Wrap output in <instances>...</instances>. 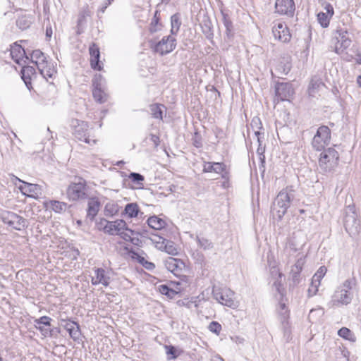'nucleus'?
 <instances>
[{"label":"nucleus","mask_w":361,"mask_h":361,"mask_svg":"<svg viewBox=\"0 0 361 361\" xmlns=\"http://www.w3.org/2000/svg\"><path fill=\"white\" fill-rule=\"evenodd\" d=\"M164 264L166 268L176 276L179 274L183 265V262L180 259L171 257L165 260Z\"/></svg>","instance_id":"nucleus-17"},{"label":"nucleus","mask_w":361,"mask_h":361,"mask_svg":"<svg viewBox=\"0 0 361 361\" xmlns=\"http://www.w3.org/2000/svg\"><path fill=\"white\" fill-rule=\"evenodd\" d=\"M338 334L339 336H341L345 339H347L349 341L353 340V334L351 332V331L349 329H348L346 327L341 328L338 331Z\"/></svg>","instance_id":"nucleus-46"},{"label":"nucleus","mask_w":361,"mask_h":361,"mask_svg":"<svg viewBox=\"0 0 361 361\" xmlns=\"http://www.w3.org/2000/svg\"><path fill=\"white\" fill-rule=\"evenodd\" d=\"M89 52L91 68L96 71H101L102 67L99 61L100 51L99 47L95 43H92L89 47Z\"/></svg>","instance_id":"nucleus-15"},{"label":"nucleus","mask_w":361,"mask_h":361,"mask_svg":"<svg viewBox=\"0 0 361 361\" xmlns=\"http://www.w3.org/2000/svg\"><path fill=\"white\" fill-rule=\"evenodd\" d=\"M276 13L280 15H286L288 17H293L295 6L293 0H276Z\"/></svg>","instance_id":"nucleus-12"},{"label":"nucleus","mask_w":361,"mask_h":361,"mask_svg":"<svg viewBox=\"0 0 361 361\" xmlns=\"http://www.w3.org/2000/svg\"><path fill=\"white\" fill-rule=\"evenodd\" d=\"M93 86L92 94L94 99L100 104L104 103L107 99V95L102 90L100 84L97 82V78L93 80Z\"/></svg>","instance_id":"nucleus-22"},{"label":"nucleus","mask_w":361,"mask_h":361,"mask_svg":"<svg viewBox=\"0 0 361 361\" xmlns=\"http://www.w3.org/2000/svg\"><path fill=\"white\" fill-rule=\"evenodd\" d=\"M338 152L332 147H329L321 153L319 164L324 172H331L338 166Z\"/></svg>","instance_id":"nucleus-3"},{"label":"nucleus","mask_w":361,"mask_h":361,"mask_svg":"<svg viewBox=\"0 0 361 361\" xmlns=\"http://www.w3.org/2000/svg\"><path fill=\"white\" fill-rule=\"evenodd\" d=\"M282 329L283 331V337L286 342L289 341L290 339V334L291 331L290 329L289 323L288 322V312L287 311L285 312L284 316H283V320H282Z\"/></svg>","instance_id":"nucleus-37"},{"label":"nucleus","mask_w":361,"mask_h":361,"mask_svg":"<svg viewBox=\"0 0 361 361\" xmlns=\"http://www.w3.org/2000/svg\"><path fill=\"white\" fill-rule=\"evenodd\" d=\"M294 94V89L289 82H277L275 85V99L279 101H290Z\"/></svg>","instance_id":"nucleus-9"},{"label":"nucleus","mask_w":361,"mask_h":361,"mask_svg":"<svg viewBox=\"0 0 361 361\" xmlns=\"http://www.w3.org/2000/svg\"><path fill=\"white\" fill-rule=\"evenodd\" d=\"M150 140L154 143L155 147L159 145V137L153 134L150 135Z\"/></svg>","instance_id":"nucleus-63"},{"label":"nucleus","mask_w":361,"mask_h":361,"mask_svg":"<svg viewBox=\"0 0 361 361\" xmlns=\"http://www.w3.org/2000/svg\"><path fill=\"white\" fill-rule=\"evenodd\" d=\"M357 283L356 279L355 277H352L346 279L340 286L341 289L348 290L350 291L352 288L355 286Z\"/></svg>","instance_id":"nucleus-44"},{"label":"nucleus","mask_w":361,"mask_h":361,"mask_svg":"<svg viewBox=\"0 0 361 361\" xmlns=\"http://www.w3.org/2000/svg\"><path fill=\"white\" fill-rule=\"evenodd\" d=\"M128 178L131 180L132 182L138 185H142V182L145 180V178L142 175L135 172H131L128 175Z\"/></svg>","instance_id":"nucleus-47"},{"label":"nucleus","mask_w":361,"mask_h":361,"mask_svg":"<svg viewBox=\"0 0 361 361\" xmlns=\"http://www.w3.org/2000/svg\"><path fill=\"white\" fill-rule=\"evenodd\" d=\"M133 257L134 259H136L137 261L142 266L145 264V262L147 261L144 257L140 255L138 253L136 252H133Z\"/></svg>","instance_id":"nucleus-61"},{"label":"nucleus","mask_w":361,"mask_h":361,"mask_svg":"<svg viewBox=\"0 0 361 361\" xmlns=\"http://www.w3.org/2000/svg\"><path fill=\"white\" fill-rule=\"evenodd\" d=\"M165 106L160 104H152L149 106L151 115L153 118L162 120L163 119V109Z\"/></svg>","instance_id":"nucleus-29"},{"label":"nucleus","mask_w":361,"mask_h":361,"mask_svg":"<svg viewBox=\"0 0 361 361\" xmlns=\"http://www.w3.org/2000/svg\"><path fill=\"white\" fill-rule=\"evenodd\" d=\"M165 250L166 252L171 255H176L178 253L177 249L173 245L172 243L167 242Z\"/></svg>","instance_id":"nucleus-55"},{"label":"nucleus","mask_w":361,"mask_h":361,"mask_svg":"<svg viewBox=\"0 0 361 361\" xmlns=\"http://www.w3.org/2000/svg\"><path fill=\"white\" fill-rule=\"evenodd\" d=\"M147 222L148 226L154 230H160L166 226L165 221L157 216H150Z\"/></svg>","instance_id":"nucleus-27"},{"label":"nucleus","mask_w":361,"mask_h":361,"mask_svg":"<svg viewBox=\"0 0 361 361\" xmlns=\"http://www.w3.org/2000/svg\"><path fill=\"white\" fill-rule=\"evenodd\" d=\"M30 57L32 63H35L37 68L39 66H46L48 62L44 54L39 49L32 51Z\"/></svg>","instance_id":"nucleus-23"},{"label":"nucleus","mask_w":361,"mask_h":361,"mask_svg":"<svg viewBox=\"0 0 361 361\" xmlns=\"http://www.w3.org/2000/svg\"><path fill=\"white\" fill-rule=\"evenodd\" d=\"M291 65L290 61L287 59L285 62H281L277 66V70L279 71L281 73L287 75L290 71Z\"/></svg>","instance_id":"nucleus-45"},{"label":"nucleus","mask_w":361,"mask_h":361,"mask_svg":"<svg viewBox=\"0 0 361 361\" xmlns=\"http://www.w3.org/2000/svg\"><path fill=\"white\" fill-rule=\"evenodd\" d=\"M50 206L51 208L55 212H61L62 211L66 210L67 204L63 202H59L57 200H51L50 202Z\"/></svg>","instance_id":"nucleus-42"},{"label":"nucleus","mask_w":361,"mask_h":361,"mask_svg":"<svg viewBox=\"0 0 361 361\" xmlns=\"http://www.w3.org/2000/svg\"><path fill=\"white\" fill-rule=\"evenodd\" d=\"M160 20V13L159 11H156L154 15L153 18L152 19L150 25H149V32L151 33L157 32V31L161 30V24L159 23Z\"/></svg>","instance_id":"nucleus-32"},{"label":"nucleus","mask_w":361,"mask_h":361,"mask_svg":"<svg viewBox=\"0 0 361 361\" xmlns=\"http://www.w3.org/2000/svg\"><path fill=\"white\" fill-rule=\"evenodd\" d=\"M90 16L91 12L88 8H84L80 12L77 23L78 34H80L83 32L84 27L87 23V18Z\"/></svg>","instance_id":"nucleus-24"},{"label":"nucleus","mask_w":361,"mask_h":361,"mask_svg":"<svg viewBox=\"0 0 361 361\" xmlns=\"http://www.w3.org/2000/svg\"><path fill=\"white\" fill-rule=\"evenodd\" d=\"M353 296L348 290L338 287L332 296V302L335 305H347L351 302Z\"/></svg>","instance_id":"nucleus-13"},{"label":"nucleus","mask_w":361,"mask_h":361,"mask_svg":"<svg viewBox=\"0 0 361 361\" xmlns=\"http://www.w3.org/2000/svg\"><path fill=\"white\" fill-rule=\"evenodd\" d=\"M100 205L101 204L98 199L91 198L87 204V218L90 221H93L99 210Z\"/></svg>","instance_id":"nucleus-21"},{"label":"nucleus","mask_w":361,"mask_h":361,"mask_svg":"<svg viewBox=\"0 0 361 361\" xmlns=\"http://www.w3.org/2000/svg\"><path fill=\"white\" fill-rule=\"evenodd\" d=\"M20 73L26 87L30 90L32 88L31 80L32 77H35L36 75L35 68L32 66H25L22 68Z\"/></svg>","instance_id":"nucleus-18"},{"label":"nucleus","mask_w":361,"mask_h":361,"mask_svg":"<svg viewBox=\"0 0 361 361\" xmlns=\"http://www.w3.org/2000/svg\"><path fill=\"white\" fill-rule=\"evenodd\" d=\"M67 195L73 201L86 198L87 196L86 180L80 177L75 178V181L72 182L67 189Z\"/></svg>","instance_id":"nucleus-4"},{"label":"nucleus","mask_w":361,"mask_h":361,"mask_svg":"<svg viewBox=\"0 0 361 361\" xmlns=\"http://www.w3.org/2000/svg\"><path fill=\"white\" fill-rule=\"evenodd\" d=\"M251 126L255 128H257V129H261L262 128V123H261V121L259 120V118H254L252 120V122H251Z\"/></svg>","instance_id":"nucleus-59"},{"label":"nucleus","mask_w":361,"mask_h":361,"mask_svg":"<svg viewBox=\"0 0 361 361\" xmlns=\"http://www.w3.org/2000/svg\"><path fill=\"white\" fill-rule=\"evenodd\" d=\"M40 73V74L48 80V78H51L53 77L55 71L54 68H51L49 63H46V66H39L37 68Z\"/></svg>","instance_id":"nucleus-36"},{"label":"nucleus","mask_w":361,"mask_h":361,"mask_svg":"<svg viewBox=\"0 0 361 361\" xmlns=\"http://www.w3.org/2000/svg\"><path fill=\"white\" fill-rule=\"evenodd\" d=\"M322 86H324L322 80L317 77H313L310 81L308 91L310 95H313L317 92Z\"/></svg>","instance_id":"nucleus-30"},{"label":"nucleus","mask_w":361,"mask_h":361,"mask_svg":"<svg viewBox=\"0 0 361 361\" xmlns=\"http://www.w3.org/2000/svg\"><path fill=\"white\" fill-rule=\"evenodd\" d=\"M348 31L343 29L336 30L335 39L336 40L335 51L337 54L343 52L351 44V40L348 38Z\"/></svg>","instance_id":"nucleus-11"},{"label":"nucleus","mask_w":361,"mask_h":361,"mask_svg":"<svg viewBox=\"0 0 361 361\" xmlns=\"http://www.w3.org/2000/svg\"><path fill=\"white\" fill-rule=\"evenodd\" d=\"M328 142L325 141L323 139L319 138V137L314 135L312 142V145L314 149L317 151H320L324 149L325 145H327Z\"/></svg>","instance_id":"nucleus-43"},{"label":"nucleus","mask_w":361,"mask_h":361,"mask_svg":"<svg viewBox=\"0 0 361 361\" xmlns=\"http://www.w3.org/2000/svg\"><path fill=\"white\" fill-rule=\"evenodd\" d=\"M324 8L326 11L327 15H329L330 17L334 15V8L330 4H327Z\"/></svg>","instance_id":"nucleus-64"},{"label":"nucleus","mask_w":361,"mask_h":361,"mask_svg":"<svg viewBox=\"0 0 361 361\" xmlns=\"http://www.w3.org/2000/svg\"><path fill=\"white\" fill-rule=\"evenodd\" d=\"M343 224L346 232L351 236L358 234L360 228V221L354 204H349L345 209Z\"/></svg>","instance_id":"nucleus-2"},{"label":"nucleus","mask_w":361,"mask_h":361,"mask_svg":"<svg viewBox=\"0 0 361 361\" xmlns=\"http://www.w3.org/2000/svg\"><path fill=\"white\" fill-rule=\"evenodd\" d=\"M264 151H265L264 147H262V145H259L257 152L260 156L259 158L262 162H264V159H265V157L264 155Z\"/></svg>","instance_id":"nucleus-62"},{"label":"nucleus","mask_w":361,"mask_h":361,"mask_svg":"<svg viewBox=\"0 0 361 361\" xmlns=\"http://www.w3.org/2000/svg\"><path fill=\"white\" fill-rule=\"evenodd\" d=\"M274 273L278 275V279L275 280L273 286L275 287L276 290L283 296L284 288H282L281 278L283 276V274L273 267L271 270V274L274 275Z\"/></svg>","instance_id":"nucleus-33"},{"label":"nucleus","mask_w":361,"mask_h":361,"mask_svg":"<svg viewBox=\"0 0 361 361\" xmlns=\"http://www.w3.org/2000/svg\"><path fill=\"white\" fill-rule=\"evenodd\" d=\"M293 192L292 187H287L279 192L271 206V213L274 218L282 219L294 198Z\"/></svg>","instance_id":"nucleus-1"},{"label":"nucleus","mask_w":361,"mask_h":361,"mask_svg":"<svg viewBox=\"0 0 361 361\" xmlns=\"http://www.w3.org/2000/svg\"><path fill=\"white\" fill-rule=\"evenodd\" d=\"M166 352L170 355L169 359H176L178 357L176 348L173 345H165Z\"/></svg>","instance_id":"nucleus-52"},{"label":"nucleus","mask_w":361,"mask_h":361,"mask_svg":"<svg viewBox=\"0 0 361 361\" xmlns=\"http://www.w3.org/2000/svg\"><path fill=\"white\" fill-rule=\"evenodd\" d=\"M304 264V259L302 257H300L292 267L290 275L294 286L298 285L300 282V273L302 270Z\"/></svg>","instance_id":"nucleus-16"},{"label":"nucleus","mask_w":361,"mask_h":361,"mask_svg":"<svg viewBox=\"0 0 361 361\" xmlns=\"http://www.w3.org/2000/svg\"><path fill=\"white\" fill-rule=\"evenodd\" d=\"M197 240L199 245L204 250H209L213 247L212 243L207 238L197 237Z\"/></svg>","instance_id":"nucleus-49"},{"label":"nucleus","mask_w":361,"mask_h":361,"mask_svg":"<svg viewBox=\"0 0 361 361\" xmlns=\"http://www.w3.org/2000/svg\"><path fill=\"white\" fill-rule=\"evenodd\" d=\"M70 126L73 130V135L79 140L90 144L91 140L88 136L89 126L87 122L77 118H72Z\"/></svg>","instance_id":"nucleus-5"},{"label":"nucleus","mask_w":361,"mask_h":361,"mask_svg":"<svg viewBox=\"0 0 361 361\" xmlns=\"http://www.w3.org/2000/svg\"><path fill=\"white\" fill-rule=\"evenodd\" d=\"M51 319L49 317L47 316H42L39 317V319H37L35 320V323L36 326H51Z\"/></svg>","instance_id":"nucleus-50"},{"label":"nucleus","mask_w":361,"mask_h":361,"mask_svg":"<svg viewBox=\"0 0 361 361\" xmlns=\"http://www.w3.org/2000/svg\"><path fill=\"white\" fill-rule=\"evenodd\" d=\"M32 18L27 16H22L16 20V25L22 30H26L32 24Z\"/></svg>","instance_id":"nucleus-35"},{"label":"nucleus","mask_w":361,"mask_h":361,"mask_svg":"<svg viewBox=\"0 0 361 361\" xmlns=\"http://www.w3.org/2000/svg\"><path fill=\"white\" fill-rule=\"evenodd\" d=\"M209 329L211 332L219 335L221 330V325L217 322H212L209 325Z\"/></svg>","instance_id":"nucleus-51"},{"label":"nucleus","mask_w":361,"mask_h":361,"mask_svg":"<svg viewBox=\"0 0 361 361\" xmlns=\"http://www.w3.org/2000/svg\"><path fill=\"white\" fill-rule=\"evenodd\" d=\"M119 212V206L114 202H109L104 207V214L106 216H113Z\"/></svg>","instance_id":"nucleus-34"},{"label":"nucleus","mask_w":361,"mask_h":361,"mask_svg":"<svg viewBox=\"0 0 361 361\" xmlns=\"http://www.w3.org/2000/svg\"><path fill=\"white\" fill-rule=\"evenodd\" d=\"M16 179L18 180L19 182H21L24 185V186L21 185L19 187L20 190L24 194H25L26 192L37 194L36 190L37 189V185L28 183L27 182L23 181L17 177H16Z\"/></svg>","instance_id":"nucleus-40"},{"label":"nucleus","mask_w":361,"mask_h":361,"mask_svg":"<svg viewBox=\"0 0 361 361\" xmlns=\"http://www.w3.org/2000/svg\"><path fill=\"white\" fill-rule=\"evenodd\" d=\"M315 135L329 142L331 138V130L328 126H322L317 129Z\"/></svg>","instance_id":"nucleus-38"},{"label":"nucleus","mask_w":361,"mask_h":361,"mask_svg":"<svg viewBox=\"0 0 361 361\" xmlns=\"http://www.w3.org/2000/svg\"><path fill=\"white\" fill-rule=\"evenodd\" d=\"M36 328L40 331L42 335L44 336H51L53 334V329H47L44 327V326H36Z\"/></svg>","instance_id":"nucleus-56"},{"label":"nucleus","mask_w":361,"mask_h":361,"mask_svg":"<svg viewBox=\"0 0 361 361\" xmlns=\"http://www.w3.org/2000/svg\"><path fill=\"white\" fill-rule=\"evenodd\" d=\"M226 170V165L220 162H214V172L216 173H221Z\"/></svg>","instance_id":"nucleus-53"},{"label":"nucleus","mask_w":361,"mask_h":361,"mask_svg":"<svg viewBox=\"0 0 361 361\" xmlns=\"http://www.w3.org/2000/svg\"><path fill=\"white\" fill-rule=\"evenodd\" d=\"M171 34L176 35L180 29L181 25L180 16L179 13H175L171 17Z\"/></svg>","instance_id":"nucleus-31"},{"label":"nucleus","mask_w":361,"mask_h":361,"mask_svg":"<svg viewBox=\"0 0 361 361\" xmlns=\"http://www.w3.org/2000/svg\"><path fill=\"white\" fill-rule=\"evenodd\" d=\"M11 56L13 60L18 64H20V61L24 58L28 59V56L26 55L25 49L17 43H14L11 47Z\"/></svg>","instance_id":"nucleus-19"},{"label":"nucleus","mask_w":361,"mask_h":361,"mask_svg":"<svg viewBox=\"0 0 361 361\" xmlns=\"http://www.w3.org/2000/svg\"><path fill=\"white\" fill-rule=\"evenodd\" d=\"M214 298L223 305L235 307L233 300L234 292L227 288H217L214 286L212 290Z\"/></svg>","instance_id":"nucleus-6"},{"label":"nucleus","mask_w":361,"mask_h":361,"mask_svg":"<svg viewBox=\"0 0 361 361\" xmlns=\"http://www.w3.org/2000/svg\"><path fill=\"white\" fill-rule=\"evenodd\" d=\"M114 0H105L102 6L98 10L97 16L99 18H101L100 14L104 13L106 8L111 4Z\"/></svg>","instance_id":"nucleus-57"},{"label":"nucleus","mask_w":361,"mask_h":361,"mask_svg":"<svg viewBox=\"0 0 361 361\" xmlns=\"http://www.w3.org/2000/svg\"><path fill=\"white\" fill-rule=\"evenodd\" d=\"M201 28L205 37L208 39L212 40L214 37V32L211 20L209 19L203 20L202 23H201Z\"/></svg>","instance_id":"nucleus-28"},{"label":"nucleus","mask_w":361,"mask_h":361,"mask_svg":"<svg viewBox=\"0 0 361 361\" xmlns=\"http://www.w3.org/2000/svg\"><path fill=\"white\" fill-rule=\"evenodd\" d=\"M104 221L106 224L102 229L105 233H107L110 235H114L115 232H116L117 234L121 230L129 231L131 234H140V233L138 231H135L130 228H128L124 220L118 219L114 221H109L107 220H104Z\"/></svg>","instance_id":"nucleus-10"},{"label":"nucleus","mask_w":361,"mask_h":361,"mask_svg":"<svg viewBox=\"0 0 361 361\" xmlns=\"http://www.w3.org/2000/svg\"><path fill=\"white\" fill-rule=\"evenodd\" d=\"M139 212L140 209L137 203H128L121 214L126 215L129 218H133L137 216Z\"/></svg>","instance_id":"nucleus-26"},{"label":"nucleus","mask_w":361,"mask_h":361,"mask_svg":"<svg viewBox=\"0 0 361 361\" xmlns=\"http://www.w3.org/2000/svg\"><path fill=\"white\" fill-rule=\"evenodd\" d=\"M318 21L323 27H327L329 25V18L326 13L320 12L317 15Z\"/></svg>","instance_id":"nucleus-48"},{"label":"nucleus","mask_w":361,"mask_h":361,"mask_svg":"<svg viewBox=\"0 0 361 361\" xmlns=\"http://www.w3.org/2000/svg\"><path fill=\"white\" fill-rule=\"evenodd\" d=\"M192 144L197 148L202 147V137L201 135L198 133H195L194 137H192Z\"/></svg>","instance_id":"nucleus-54"},{"label":"nucleus","mask_w":361,"mask_h":361,"mask_svg":"<svg viewBox=\"0 0 361 361\" xmlns=\"http://www.w3.org/2000/svg\"><path fill=\"white\" fill-rule=\"evenodd\" d=\"M159 290L162 295H166L170 298H174V296L178 293L176 290L171 288L169 286L166 284L159 286Z\"/></svg>","instance_id":"nucleus-41"},{"label":"nucleus","mask_w":361,"mask_h":361,"mask_svg":"<svg viewBox=\"0 0 361 361\" xmlns=\"http://www.w3.org/2000/svg\"><path fill=\"white\" fill-rule=\"evenodd\" d=\"M221 15L223 17V23L224 27H226V36L228 39L231 40L234 37V29L233 23L227 13H225L224 12L221 11Z\"/></svg>","instance_id":"nucleus-25"},{"label":"nucleus","mask_w":361,"mask_h":361,"mask_svg":"<svg viewBox=\"0 0 361 361\" xmlns=\"http://www.w3.org/2000/svg\"><path fill=\"white\" fill-rule=\"evenodd\" d=\"M117 234H118L126 241H130L131 240L132 235H134L131 234L129 231L121 233L118 232Z\"/></svg>","instance_id":"nucleus-60"},{"label":"nucleus","mask_w":361,"mask_h":361,"mask_svg":"<svg viewBox=\"0 0 361 361\" xmlns=\"http://www.w3.org/2000/svg\"><path fill=\"white\" fill-rule=\"evenodd\" d=\"M274 35L275 38H278L280 41L283 42H287L290 39L291 35L289 33V31L288 29L286 30H277L273 31Z\"/></svg>","instance_id":"nucleus-39"},{"label":"nucleus","mask_w":361,"mask_h":361,"mask_svg":"<svg viewBox=\"0 0 361 361\" xmlns=\"http://www.w3.org/2000/svg\"><path fill=\"white\" fill-rule=\"evenodd\" d=\"M151 47L154 52L160 55H166L171 52L176 47V39L171 35L164 37L161 40L153 44Z\"/></svg>","instance_id":"nucleus-7"},{"label":"nucleus","mask_w":361,"mask_h":361,"mask_svg":"<svg viewBox=\"0 0 361 361\" xmlns=\"http://www.w3.org/2000/svg\"><path fill=\"white\" fill-rule=\"evenodd\" d=\"M95 277L92 279V283L93 285H98L102 283L105 287L109 285L110 277L106 275V271L102 268H97L94 270Z\"/></svg>","instance_id":"nucleus-20"},{"label":"nucleus","mask_w":361,"mask_h":361,"mask_svg":"<svg viewBox=\"0 0 361 361\" xmlns=\"http://www.w3.org/2000/svg\"><path fill=\"white\" fill-rule=\"evenodd\" d=\"M3 222L15 230L20 231L27 227V220L17 214L6 211L1 214Z\"/></svg>","instance_id":"nucleus-8"},{"label":"nucleus","mask_w":361,"mask_h":361,"mask_svg":"<svg viewBox=\"0 0 361 361\" xmlns=\"http://www.w3.org/2000/svg\"><path fill=\"white\" fill-rule=\"evenodd\" d=\"M60 325L68 332L70 337L74 341H78L80 340L81 336V331L78 323L70 319H61Z\"/></svg>","instance_id":"nucleus-14"},{"label":"nucleus","mask_w":361,"mask_h":361,"mask_svg":"<svg viewBox=\"0 0 361 361\" xmlns=\"http://www.w3.org/2000/svg\"><path fill=\"white\" fill-rule=\"evenodd\" d=\"M203 172H214V162H204L203 166Z\"/></svg>","instance_id":"nucleus-58"}]
</instances>
